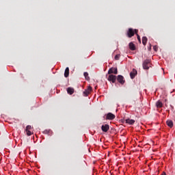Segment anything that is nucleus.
Here are the masks:
<instances>
[{
    "label": "nucleus",
    "instance_id": "f257e3e1",
    "mask_svg": "<svg viewBox=\"0 0 175 175\" xmlns=\"http://www.w3.org/2000/svg\"><path fill=\"white\" fill-rule=\"evenodd\" d=\"M137 32H139V30L129 28L127 31L126 35L128 38H132V36H135V35H137Z\"/></svg>",
    "mask_w": 175,
    "mask_h": 175
},
{
    "label": "nucleus",
    "instance_id": "f03ea898",
    "mask_svg": "<svg viewBox=\"0 0 175 175\" xmlns=\"http://www.w3.org/2000/svg\"><path fill=\"white\" fill-rule=\"evenodd\" d=\"M143 68L148 70V69H150V66H151V63L150 60L146 59L143 62Z\"/></svg>",
    "mask_w": 175,
    "mask_h": 175
},
{
    "label": "nucleus",
    "instance_id": "7ed1b4c3",
    "mask_svg": "<svg viewBox=\"0 0 175 175\" xmlns=\"http://www.w3.org/2000/svg\"><path fill=\"white\" fill-rule=\"evenodd\" d=\"M116 80L122 85H124V84H125V79H124V77L122 75H118V77H116Z\"/></svg>",
    "mask_w": 175,
    "mask_h": 175
},
{
    "label": "nucleus",
    "instance_id": "20e7f679",
    "mask_svg": "<svg viewBox=\"0 0 175 175\" xmlns=\"http://www.w3.org/2000/svg\"><path fill=\"white\" fill-rule=\"evenodd\" d=\"M107 80L108 81H111V83H114L117 81V76L114 75H109Z\"/></svg>",
    "mask_w": 175,
    "mask_h": 175
},
{
    "label": "nucleus",
    "instance_id": "39448f33",
    "mask_svg": "<svg viewBox=\"0 0 175 175\" xmlns=\"http://www.w3.org/2000/svg\"><path fill=\"white\" fill-rule=\"evenodd\" d=\"M113 73L114 75H118V70H117V68H109V70H108V75H113Z\"/></svg>",
    "mask_w": 175,
    "mask_h": 175
},
{
    "label": "nucleus",
    "instance_id": "423d86ee",
    "mask_svg": "<svg viewBox=\"0 0 175 175\" xmlns=\"http://www.w3.org/2000/svg\"><path fill=\"white\" fill-rule=\"evenodd\" d=\"M116 118V115L113 114L112 113H108L106 115V120H109L110 121L114 120Z\"/></svg>",
    "mask_w": 175,
    "mask_h": 175
},
{
    "label": "nucleus",
    "instance_id": "0eeeda50",
    "mask_svg": "<svg viewBox=\"0 0 175 175\" xmlns=\"http://www.w3.org/2000/svg\"><path fill=\"white\" fill-rule=\"evenodd\" d=\"M92 91V88L91 86H89L87 90H85L83 92L84 96H88L90 94H91V92Z\"/></svg>",
    "mask_w": 175,
    "mask_h": 175
},
{
    "label": "nucleus",
    "instance_id": "6e6552de",
    "mask_svg": "<svg viewBox=\"0 0 175 175\" xmlns=\"http://www.w3.org/2000/svg\"><path fill=\"white\" fill-rule=\"evenodd\" d=\"M101 129H102L103 132H107V131H109V129H110V126H109V124L103 125L101 126Z\"/></svg>",
    "mask_w": 175,
    "mask_h": 175
},
{
    "label": "nucleus",
    "instance_id": "1a4fd4ad",
    "mask_svg": "<svg viewBox=\"0 0 175 175\" xmlns=\"http://www.w3.org/2000/svg\"><path fill=\"white\" fill-rule=\"evenodd\" d=\"M137 75V70H136V69L133 68V71L131 72H130L131 79H133Z\"/></svg>",
    "mask_w": 175,
    "mask_h": 175
},
{
    "label": "nucleus",
    "instance_id": "9d476101",
    "mask_svg": "<svg viewBox=\"0 0 175 175\" xmlns=\"http://www.w3.org/2000/svg\"><path fill=\"white\" fill-rule=\"evenodd\" d=\"M124 121L126 124H129V125H133L135 122V120L133 119H126Z\"/></svg>",
    "mask_w": 175,
    "mask_h": 175
},
{
    "label": "nucleus",
    "instance_id": "9b49d317",
    "mask_svg": "<svg viewBox=\"0 0 175 175\" xmlns=\"http://www.w3.org/2000/svg\"><path fill=\"white\" fill-rule=\"evenodd\" d=\"M67 92L69 95H73L75 94V89L73 88H68Z\"/></svg>",
    "mask_w": 175,
    "mask_h": 175
},
{
    "label": "nucleus",
    "instance_id": "f8f14e48",
    "mask_svg": "<svg viewBox=\"0 0 175 175\" xmlns=\"http://www.w3.org/2000/svg\"><path fill=\"white\" fill-rule=\"evenodd\" d=\"M129 46L130 50H132V51L136 50V46H135V44H133V42H130Z\"/></svg>",
    "mask_w": 175,
    "mask_h": 175
},
{
    "label": "nucleus",
    "instance_id": "ddd939ff",
    "mask_svg": "<svg viewBox=\"0 0 175 175\" xmlns=\"http://www.w3.org/2000/svg\"><path fill=\"white\" fill-rule=\"evenodd\" d=\"M43 133L44 135H49V136H51V135H53V131L51 130H45L43 131Z\"/></svg>",
    "mask_w": 175,
    "mask_h": 175
},
{
    "label": "nucleus",
    "instance_id": "4468645a",
    "mask_svg": "<svg viewBox=\"0 0 175 175\" xmlns=\"http://www.w3.org/2000/svg\"><path fill=\"white\" fill-rule=\"evenodd\" d=\"M64 77H69V68L67 67L64 71Z\"/></svg>",
    "mask_w": 175,
    "mask_h": 175
},
{
    "label": "nucleus",
    "instance_id": "2eb2a0df",
    "mask_svg": "<svg viewBox=\"0 0 175 175\" xmlns=\"http://www.w3.org/2000/svg\"><path fill=\"white\" fill-rule=\"evenodd\" d=\"M148 40V39L147 38V37L144 36L142 38V44H144V46H146V44H147Z\"/></svg>",
    "mask_w": 175,
    "mask_h": 175
},
{
    "label": "nucleus",
    "instance_id": "dca6fc26",
    "mask_svg": "<svg viewBox=\"0 0 175 175\" xmlns=\"http://www.w3.org/2000/svg\"><path fill=\"white\" fill-rule=\"evenodd\" d=\"M156 106L157 107H158L159 109H160L161 107H162V106H163V104L162 103V102H161L160 100H158L156 103Z\"/></svg>",
    "mask_w": 175,
    "mask_h": 175
},
{
    "label": "nucleus",
    "instance_id": "f3484780",
    "mask_svg": "<svg viewBox=\"0 0 175 175\" xmlns=\"http://www.w3.org/2000/svg\"><path fill=\"white\" fill-rule=\"evenodd\" d=\"M167 126H169L170 128H173V121L172 120H167Z\"/></svg>",
    "mask_w": 175,
    "mask_h": 175
},
{
    "label": "nucleus",
    "instance_id": "a211bd4d",
    "mask_svg": "<svg viewBox=\"0 0 175 175\" xmlns=\"http://www.w3.org/2000/svg\"><path fill=\"white\" fill-rule=\"evenodd\" d=\"M83 76L85 77V79L86 80H89L90 79V77H88V72H84L83 73Z\"/></svg>",
    "mask_w": 175,
    "mask_h": 175
},
{
    "label": "nucleus",
    "instance_id": "6ab92c4d",
    "mask_svg": "<svg viewBox=\"0 0 175 175\" xmlns=\"http://www.w3.org/2000/svg\"><path fill=\"white\" fill-rule=\"evenodd\" d=\"M26 133L27 136H31V135H32V132L29 130H26Z\"/></svg>",
    "mask_w": 175,
    "mask_h": 175
},
{
    "label": "nucleus",
    "instance_id": "aec40b11",
    "mask_svg": "<svg viewBox=\"0 0 175 175\" xmlns=\"http://www.w3.org/2000/svg\"><path fill=\"white\" fill-rule=\"evenodd\" d=\"M136 35H137V40L139 42V43H142V40L140 39V36H139V34H137V33Z\"/></svg>",
    "mask_w": 175,
    "mask_h": 175
},
{
    "label": "nucleus",
    "instance_id": "412c9836",
    "mask_svg": "<svg viewBox=\"0 0 175 175\" xmlns=\"http://www.w3.org/2000/svg\"><path fill=\"white\" fill-rule=\"evenodd\" d=\"M30 129H32V126L31 125L27 126L26 131H29Z\"/></svg>",
    "mask_w": 175,
    "mask_h": 175
},
{
    "label": "nucleus",
    "instance_id": "4be33fe9",
    "mask_svg": "<svg viewBox=\"0 0 175 175\" xmlns=\"http://www.w3.org/2000/svg\"><path fill=\"white\" fill-rule=\"evenodd\" d=\"M115 59H116V61H118V59H120V55H116L115 56Z\"/></svg>",
    "mask_w": 175,
    "mask_h": 175
},
{
    "label": "nucleus",
    "instance_id": "5701e85b",
    "mask_svg": "<svg viewBox=\"0 0 175 175\" xmlns=\"http://www.w3.org/2000/svg\"><path fill=\"white\" fill-rule=\"evenodd\" d=\"M153 49H154V51H158V47H157V46H154Z\"/></svg>",
    "mask_w": 175,
    "mask_h": 175
},
{
    "label": "nucleus",
    "instance_id": "b1692460",
    "mask_svg": "<svg viewBox=\"0 0 175 175\" xmlns=\"http://www.w3.org/2000/svg\"><path fill=\"white\" fill-rule=\"evenodd\" d=\"M161 175H166V172H163Z\"/></svg>",
    "mask_w": 175,
    "mask_h": 175
},
{
    "label": "nucleus",
    "instance_id": "393cba45",
    "mask_svg": "<svg viewBox=\"0 0 175 175\" xmlns=\"http://www.w3.org/2000/svg\"><path fill=\"white\" fill-rule=\"evenodd\" d=\"M149 50H151V46L149 47Z\"/></svg>",
    "mask_w": 175,
    "mask_h": 175
},
{
    "label": "nucleus",
    "instance_id": "a878e982",
    "mask_svg": "<svg viewBox=\"0 0 175 175\" xmlns=\"http://www.w3.org/2000/svg\"><path fill=\"white\" fill-rule=\"evenodd\" d=\"M149 50H151V46L149 47Z\"/></svg>",
    "mask_w": 175,
    "mask_h": 175
}]
</instances>
